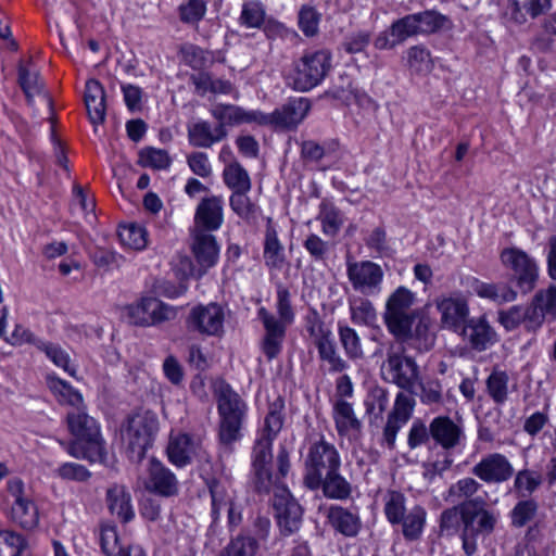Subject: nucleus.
<instances>
[{"mask_svg": "<svg viewBox=\"0 0 556 556\" xmlns=\"http://www.w3.org/2000/svg\"><path fill=\"white\" fill-rule=\"evenodd\" d=\"M417 35L415 17L408 14L394 21L388 30L381 31L374 40V46L378 50H391Z\"/></svg>", "mask_w": 556, "mask_h": 556, "instance_id": "4be33fe9", "label": "nucleus"}, {"mask_svg": "<svg viewBox=\"0 0 556 556\" xmlns=\"http://www.w3.org/2000/svg\"><path fill=\"white\" fill-rule=\"evenodd\" d=\"M346 274L353 289L363 295H377L381 292L383 269L371 261L349 262Z\"/></svg>", "mask_w": 556, "mask_h": 556, "instance_id": "6e6552de", "label": "nucleus"}, {"mask_svg": "<svg viewBox=\"0 0 556 556\" xmlns=\"http://www.w3.org/2000/svg\"><path fill=\"white\" fill-rule=\"evenodd\" d=\"M331 70L328 50H308L295 60L287 79L294 90L306 92L320 85Z\"/></svg>", "mask_w": 556, "mask_h": 556, "instance_id": "f03ea898", "label": "nucleus"}, {"mask_svg": "<svg viewBox=\"0 0 556 556\" xmlns=\"http://www.w3.org/2000/svg\"><path fill=\"white\" fill-rule=\"evenodd\" d=\"M118 238L123 245L135 250H142L147 247V231L136 224L119 227Z\"/></svg>", "mask_w": 556, "mask_h": 556, "instance_id": "052dcab7", "label": "nucleus"}, {"mask_svg": "<svg viewBox=\"0 0 556 556\" xmlns=\"http://www.w3.org/2000/svg\"><path fill=\"white\" fill-rule=\"evenodd\" d=\"M460 525H463L462 503L441 513L438 533L440 536H453L458 532Z\"/></svg>", "mask_w": 556, "mask_h": 556, "instance_id": "bf43d9fd", "label": "nucleus"}, {"mask_svg": "<svg viewBox=\"0 0 556 556\" xmlns=\"http://www.w3.org/2000/svg\"><path fill=\"white\" fill-rule=\"evenodd\" d=\"M271 444L273 441L261 438L253 448L252 465L258 492H269L279 480L278 476H273L269 467L273 459Z\"/></svg>", "mask_w": 556, "mask_h": 556, "instance_id": "f3484780", "label": "nucleus"}, {"mask_svg": "<svg viewBox=\"0 0 556 556\" xmlns=\"http://www.w3.org/2000/svg\"><path fill=\"white\" fill-rule=\"evenodd\" d=\"M219 417H245L247 405L240 395L225 381L214 386Z\"/></svg>", "mask_w": 556, "mask_h": 556, "instance_id": "a878e982", "label": "nucleus"}, {"mask_svg": "<svg viewBox=\"0 0 556 556\" xmlns=\"http://www.w3.org/2000/svg\"><path fill=\"white\" fill-rule=\"evenodd\" d=\"M207 2L205 0H185L178 8V16L181 23L198 25L205 16Z\"/></svg>", "mask_w": 556, "mask_h": 556, "instance_id": "4d7b16f0", "label": "nucleus"}, {"mask_svg": "<svg viewBox=\"0 0 556 556\" xmlns=\"http://www.w3.org/2000/svg\"><path fill=\"white\" fill-rule=\"evenodd\" d=\"M157 428V417L150 410L135 414L128 419L124 439L127 441L132 458L137 460L143 458L147 450L152 445Z\"/></svg>", "mask_w": 556, "mask_h": 556, "instance_id": "423d86ee", "label": "nucleus"}, {"mask_svg": "<svg viewBox=\"0 0 556 556\" xmlns=\"http://www.w3.org/2000/svg\"><path fill=\"white\" fill-rule=\"evenodd\" d=\"M311 109L306 98L290 99L271 113H264L261 126H270L276 129H294L303 122Z\"/></svg>", "mask_w": 556, "mask_h": 556, "instance_id": "9b49d317", "label": "nucleus"}, {"mask_svg": "<svg viewBox=\"0 0 556 556\" xmlns=\"http://www.w3.org/2000/svg\"><path fill=\"white\" fill-rule=\"evenodd\" d=\"M539 508L535 498H519L508 515L511 527L520 529L527 526L536 517Z\"/></svg>", "mask_w": 556, "mask_h": 556, "instance_id": "c03bdc74", "label": "nucleus"}, {"mask_svg": "<svg viewBox=\"0 0 556 556\" xmlns=\"http://www.w3.org/2000/svg\"><path fill=\"white\" fill-rule=\"evenodd\" d=\"M319 220L323 232L330 237H334L343 225V217L340 211L327 203H323L320 206Z\"/></svg>", "mask_w": 556, "mask_h": 556, "instance_id": "680f3d73", "label": "nucleus"}, {"mask_svg": "<svg viewBox=\"0 0 556 556\" xmlns=\"http://www.w3.org/2000/svg\"><path fill=\"white\" fill-rule=\"evenodd\" d=\"M225 313L216 303L191 308L186 326L189 331L201 336L219 337L224 332Z\"/></svg>", "mask_w": 556, "mask_h": 556, "instance_id": "1a4fd4ad", "label": "nucleus"}, {"mask_svg": "<svg viewBox=\"0 0 556 556\" xmlns=\"http://www.w3.org/2000/svg\"><path fill=\"white\" fill-rule=\"evenodd\" d=\"M482 488V484L475 478L465 477L453 483L446 493L445 501L454 502H467L475 500L473 497Z\"/></svg>", "mask_w": 556, "mask_h": 556, "instance_id": "8fccbe9b", "label": "nucleus"}, {"mask_svg": "<svg viewBox=\"0 0 556 556\" xmlns=\"http://www.w3.org/2000/svg\"><path fill=\"white\" fill-rule=\"evenodd\" d=\"M333 419L340 437L356 438L361 434L362 421L356 417L351 403L339 400L333 406Z\"/></svg>", "mask_w": 556, "mask_h": 556, "instance_id": "c85d7f7f", "label": "nucleus"}, {"mask_svg": "<svg viewBox=\"0 0 556 556\" xmlns=\"http://www.w3.org/2000/svg\"><path fill=\"white\" fill-rule=\"evenodd\" d=\"M551 7L549 0H511V18L522 24L528 16L534 18L544 14Z\"/></svg>", "mask_w": 556, "mask_h": 556, "instance_id": "ea45409f", "label": "nucleus"}, {"mask_svg": "<svg viewBox=\"0 0 556 556\" xmlns=\"http://www.w3.org/2000/svg\"><path fill=\"white\" fill-rule=\"evenodd\" d=\"M85 104L88 117L92 125L97 126L105 121V90L100 81L89 79L86 83Z\"/></svg>", "mask_w": 556, "mask_h": 556, "instance_id": "c756f323", "label": "nucleus"}, {"mask_svg": "<svg viewBox=\"0 0 556 556\" xmlns=\"http://www.w3.org/2000/svg\"><path fill=\"white\" fill-rule=\"evenodd\" d=\"M47 383L49 389L55 394L61 404L71 406V409L86 406L83 395L67 382L54 377L48 376Z\"/></svg>", "mask_w": 556, "mask_h": 556, "instance_id": "a19ab883", "label": "nucleus"}, {"mask_svg": "<svg viewBox=\"0 0 556 556\" xmlns=\"http://www.w3.org/2000/svg\"><path fill=\"white\" fill-rule=\"evenodd\" d=\"M351 320L355 325L372 326L377 321V312L374 304L366 298L355 296L349 299Z\"/></svg>", "mask_w": 556, "mask_h": 556, "instance_id": "a18cd8bd", "label": "nucleus"}, {"mask_svg": "<svg viewBox=\"0 0 556 556\" xmlns=\"http://www.w3.org/2000/svg\"><path fill=\"white\" fill-rule=\"evenodd\" d=\"M341 457L337 447L324 438L309 444L304 458V484L311 490L320 488L326 473L339 470Z\"/></svg>", "mask_w": 556, "mask_h": 556, "instance_id": "7ed1b4c3", "label": "nucleus"}, {"mask_svg": "<svg viewBox=\"0 0 556 556\" xmlns=\"http://www.w3.org/2000/svg\"><path fill=\"white\" fill-rule=\"evenodd\" d=\"M503 265L513 270L519 288L530 292L538 280V266L525 251L517 248L504 249L501 253Z\"/></svg>", "mask_w": 556, "mask_h": 556, "instance_id": "9d476101", "label": "nucleus"}, {"mask_svg": "<svg viewBox=\"0 0 556 556\" xmlns=\"http://www.w3.org/2000/svg\"><path fill=\"white\" fill-rule=\"evenodd\" d=\"M170 157L167 151L156 148H146L139 153V163L143 167L153 169H166L170 165Z\"/></svg>", "mask_w": 556, "mask_h": 556, "instance_id": "69168bd1", "label": "nucleus"}, {"mask_svg": "<svg viewBox=\"0 0 556 556\" xmlns=\"http://www.w3.org/2000/svg\"><path fill=\"white\" fill-rule=\"evenodd\" d=\"M257 316L264 326V337L261 342V349L268 361L276 358L282 350V343L286 337L287 325L278 321V318L268 312L265 307L257 311Z\"/></svg>", "mask_w": 556, "mask_h": 556, "instance_id": "a211bd4d", "label": "nucleus"}, {"mask_svg": "<svg viewBox=\"0 0 556 556\" xmlns=\"http://www.w3.org/2000/svg\"><path fill=\"white\" fill-rule=\"evenodd\" d=\"M37 96L41 98L48 109L47 122L49 124V138L53 146V151L55 155L56 163L67 169V157L64 153V148L56 135L55 125H56V115L53 110L52 98L49 92L45 89V85L37 79Z\"/></svg>", "mask_w": 556, "mask_h": 556, "instance_id": "72a5a7b5", "label": "nucleus"}, {"mask_svg": "<svg viewBox=\"0 0 556 556\" xmlns=\"http://www.w3.org/2000/svg\"><path fill=\"white\" fill-rule=\"evenodd\" d=\"M26 542L23 536L11 531H0V556H21Z\"/></svg>", "mask_w": 556, "mask_h": 556, "instance_id": "774afa93", "label": "nucleus"}, {"mask_svg": "<svg viewBox=\"0 0 556 556\" xmlns=\"http://www.w3.org/2000/svg\"><path fill=\"white\" fill-rule=\"evenodd\" d=\"M394 338L407 343L418 352L429 351L435 341V336L430 330L429 321L425 318L418 320L414 330L412 327L405 336H394Z\"/></svg>", "mask_w": 556, "mask_h": 556, "instance_id": "e433bc0d", "label": "nucleus"}, {"mask_svg": "<svg viewBox=\"0 0 556 556\" xmlns=\"http://www.w3.org/2000/svg\"><path fill=\"white\" fill-rule=\"evenodd\" d=\"M66 422L70 432L75 437L66 447L67 453L75 458H85L92 463L104 462L106 452L100 426L87 413L86 406L70 409Z\"/></svg>", "mask_w": 556, "mask_h": 556, "instance_id": "f257e3e1", "label": "nucleus"}, {"mask_svg": "<svg viewBox=\"0 0 556 556\" xmlns=\"http://www.w3.org/2000/svg\"><path fill=\"white\" fill-rule=\"evenodd\" d=\"M207 486L212 498L211 516L213 523H216L220 519L222 511L226 510L237 496L226 483L215 478L207 481Z\"/></svg>", "mask_w": 556, "mask_h": 556, "instance_id": "c9c22d12", "label": "nucleus"}, {"mask_svg": "<svg viewBox=\"0 0 556 556\" xmlns=\"http://www.w3.org/2000/svg\"><path fill=\"white\" fill-rule=\"evenodd\" d=\"M130 324L155 326L176 317V309L154 296H142L125 307Z\"/></svg>", "mask_w": 556, "mask_h": 556, "instance_id": "0eeeda50", "label": "nucleus"}, {"mask_svg": "<svg viewBox=\"0 0 556 556\" xmlns=\"http://www.w3.org/2000/svg\"><path fill=\"white\" fill-rule=\"evenodd\" d=\"M338 334L340 343L345 355L350 359H361L364 356L362 342L355 329L348 325H338Z\"/></svg>", "mask_w": 556, "mask_h": 556, "instance_id": "864d4df0", "label": "nucleus"}, {"mask_svg": "<svg viewBox=\"0 0 556 556\" xmlns=\"http://www.w3.org/2000/svg\"><path fill=\"white\" fill-rule=\"evenodd\" d=\"M485 501L477 496L462 503L463 526L476 534H491L497 523V514L485 508Z\"/></svg>", "mask_w": 556, "mask_h": 556, "instance_id": "4468645a", "label": "nucleus"}, {"mask_svg": "<svg viewBox=\"0 0 556 556\" xmlns=\"http://www.w3.org/2000/svg\"><path fill=\"white\" fill-rule=\"evenodd\" d=\"M407 63L415 73L429 72L432 68L430 51L424 46H414L407 50Z\"/></svg>", "mask_w": 556, "mask_h": 556, "instance_id": "338daca9", "label": "nucleus"}, {"mask_svg": "<svg viewBox=\"0 0 556 556\" xmlns=\"http://www.w3.org/2000/svg\"><path fill=\"white\" fill-rule=\"evenodd\" d=\"M431 439L444 450L459 444L463 429L447 416H438L430 422Z\"/></svg>", "mask_w": 556, "mask_h": 556, "instance_id": "bb28decb", "label": "nucleus"}, {"mask_svg": "<svg viewBox=\"0 0 556 556\" xmlns=\"http://www.w3.org/2000/svg\"><path fill=\"white\" fill-rule=\"evenodd\" d=\"M250 191L232 192L229 198L231 210L242 219L247 222L255 220L260 207L248 195Z\"/></svg>", "mask_w": 556, "mask_h": 556, "instance_id": "6e6d98bb", "label": "nucleus"}, {"mask_svg": "<svg viewBox=\"0 0 556 556\" xmlns=\"http://www.w3.org/2000/svg\"><path fill=\"white\" fill-rule=\"evenodd\" d=\"M257 551L258 543L254 536L238 534L229 541L220 556H255Z\"/></svg>", "mask_w": 556, "mask_h": 556, "instance_id": "5fc2aeb1", "label": "nucleus"}, {"mask_svg": "<svg viewBox=\"0 0 556 556\" xmlns=\"http://www.w3.org/2000/svg\"><path fill=\"white\" fill-rule=\"evenodd\" d=\"M201 441L188 433L172 435L167 445V455L170 463L177 467H185L201 452Z\"/></svg>", "mask_w": 556, "mask_h": 556, "instance_id": "393cba45", "label": "nucleus"}, {"mask_svg": "<svg viewBox=\"0 0 556 556\" xmlns=\"http://www.w3.org/2000/svg\"><path fill=\"white\" fill-rule=\"evenodd\" d=\"M416 294L408 288L397 287L387 299L383 321L393 336H405L417 317L414 304Z\"/></svg>", "mask_w": 556, "mask_h": 556, "instance_id": "20e7f679", "label": "nucleus"}, {"mask_svg": "<svg viewBox=\"0 0 556 556\" xmlns=\"http://www.w3.org/2000/svg\"><path fill=\"white\" fill-rule=\"evenodd\" d=\"M405 496L396 491L388 493L384 504V514L389 522L399 525L406 513Z\"/></svg>", "mask_w": 556, "mask_h": 556, "instance_id": "0e129e2a", "label": "nucleus"}, {"mask_svg": "<svg viewBox=\"0 0 556 556\" xmlns=\"http://www.w3.org/2000/svg\"><path fill=\"white\" fill-rule=\"evenodd\" d=\"M264 261L266 266L274 269H281L286 262L283 245L273 227H267L265 232Z\"/></svg>", "mask_w": 556, "mask_h": 556, "instance_id": "79ce46f5", "label": "nucleus"}, {"mask_svg": "<svg viewBox=\"0 0 556 556\" xmlns=\"http://www.w3.org/2000/svg\"><path fill=\"white\" fill-rule=\"evenodd\" d=\"M245 417H219L218 437L224 448L230 452L231 445L242 437L241 428Z\"/></svg>", "mask_w": 556, "mask_h": 556, "instance_id": "603ef678", "label": "nucleus"}, {"mask_svg": "<svg viewBox=\"0 0 556 556\" xmlns=\"http://www.w3.org/2000/svg\"><path fill=\"white\" fill-rule=\"evenodd\" d=\"M23 482L20 479H13L8 482V490L14 497L11 507L12 518L25 529H33L35 526L34 515L28 513L29 501L23 497Z\"/></svg>", "mask_w": 556, "mask_h": 556, "instance_id": "f704fd0d", "label": "nucleus"}, {"mask_svg": "<svg viewBox=\"0 0 556 556\" xmlns=\"http://www.w3.org/2000/svg\"><path fill=\"white\" fill-rule=\"evenodd\" d=\"M212 116L226 128L227 125L235 126L240 124L261 125L263 112L260 110H245L233 104L218 103L210 110Z\"/></svg>", "mask_w": 556, "mask_h": 556, "instance_id": "b1692460", "label": "nucleus"}, {"mask_svg": "<svg viewBox=\"0 0 556 556\" xmlns=\"http://www.w3.org/2000/svg\"><path fill=\"white\" fill-rule=\"evenodd\" d=\"M192 252L198 263L210 268L214 266L218 258L219 248L213 235L201 230H193Z\"/></svg>", "mask_w": 556, "mask_h": 556, "instance_id": "7c9ffc66", "label": "nucleus"}, {"mask_svg": "<svg viewBox=\"0 0 556 556\" xmlns=\"http://www.w3.org/2000/svg\"><path fill=\"white\" fill-rule=\"evenodd\" d=\"M416 405L415 399L405 392H399L395 396L392 409L387 416V422L382 431V442L394 448L399 431L409 421Z\"/></svg>", "mask_w": 556, "mask_h": 556, "instance_id": "f8f14e48", "label": "nucleus"}, {"mask_svg": "<svg viewBox=\"0 0 556 556\" xmlns=\"http://www.w3.org/2000/svg\"><path fill=\"white\" fill-rule=\"evenodd\" d=\"M488 395L497 405H503L508 400L509 377L506 371L494 369L485 381Z\"/></svg>", "mask_w": 556, "mask_h": 556, "instance_id": "49530a36", "label": "nucleus"}, {"mask_svg": "<svg viewBox=\"0 0 556 556\" xmlns=\"http://www.w3.org/2000/svg\"><path fill=\"white\" fill-rule=\"evenodd\" d=\"M427 520V511L420 505L412 507L399 525L406 541H417L421 538Z\"/></svg>", "mask_w": 556, "mask_h": 556, "instance_id": "58836bf2", "label": "nucleus"}, {"mask_svg": "<svg viewBox=\"0 0 556 556\" xmlns=\"http://www.w3.org/2000/svg\"><path fill=\"white\" fill-rule=\"evenodd\" d=\"M476 351H485L497 341V334L484 316L471 317L457 332Z\"/></svg>", "mask_w": 556, "mask_h": 556, "instance_id": "6ab92c4d", "label": "nucleus"}, {"mask_svg": "<svg viewBox=\"0 0 556 556\" xmlns=\"http://www.w3.org/2000/svg\"><path fill=\"white\" fill-rule=\"evenodd\" d=\"M225 185L232 192L250 191L252 182L247 169L237 161L227 164L223 170Z\"/></svg>", "mask_w": 556, "mask_h": 556, "instance_id": "37998d69", "label": "nucleus"}, {"mask_svg": "<svg viewBox=\"0 0 556 556\" xmlns=\"http://www.w3.org/2000/svg\"><path fill=\"white\" fill-rule=\"evenodd\" d=\"M144 488L163 497L175 496L179 490L176 476L154 458L150 460Z\"/></svg>", "mask_w": 556, "mask_h": 556, "instance_id": "412c9836", "label": "nucleus"}, {"mask_svg": "<svg viewBox=\"0 0 556 556\" xmlns=\"http://www.w3.org/2000/svg\"><path fill=\"white\" fill-rule=\"evenodd\" d=\"M106 503L112 515L126 523L134 519L131 495L123 485H113L106 491Z\"/></svg>", "mask_w": 556, "mask_h": 556, "instance_id": "473e14b6", "label": "nucleus"}, {"mask_svg": "<svg viewBox=\"0 0 556 556\" xmlns=\"http://www.w3.org/2000/svg\"><path fill=\"white\" fill-rule=\"evenodd\" d=\"M317 351L320 361L327 364L329 372H342L349 367L339 354L333 338L317 346Z\"/></svg>", "mask_w": 556, "mask_h": 556, "instance_id": "13d9d810", "label": "nucleus"}, {"mask_svg": "<svg viewBox=\"0 0 556 556\" xmlns=\"http://www.w3.org/2000/svg\"><path fill=\"white\" fill-rule=\"evenodd\" d=\"M327 518L331 527L344 536L357 535L362 526L357 513L339 505L329 507Z\"/></svg>", "mask_w": 556, "mask_h": 556, "instance_id": "2f4dec72", "label": "nucleus"}, {"mask_svg": "<svg viewBox=\"0 0 556 556\" xmlns=\"http://www.w3.org/2000/svg\"><path fill=\"white\" fill-rule=\"evenodd\" d=\"M412 15L415 17L418 35L437 33L444 28L448 23V18L437 11L427 10Z\"/></svg>", "mask_w": 556, "mask_h": 556, "instance_id": "3c124183", "label": "nucleus"}, {"mask_svg": "<svg viewBox=\"0 0 556 556\" xmlns=\"http://www.w3.org/2000/svg\"><path fill=\"white\" fill-rule=\"evenodd\" d=\"M435 307L440 313L443 328L458 332L469 315L467 300L460 293L441 295L435 300Z\"/></svg>", "mask_w": 556, "mask_h": 556, "instance_id": "2eb2a0df", "label": "nucleus"}, {"mask_svg": "<svg viewBox=\"0 0 556 556\" xmlns=\"http://www.w3.org/2000/svg\"><path fill=\"white\" fill-rule=\"evenodd\" d=\"M337 147L336 141L321 146L314 140H306L301 144V156L306 162L317 163L326 155L336 152Z\"/></svg>", "mask_w": 556, "mask_h": 556, "instance_id": "e2e57ef3", "label": "nucleus"}, {"mask_svg": "<svg viewBox=\"0 0 556 556\" xmlns=\"http://www.w3.org/2000/svg\"><path fill=\"white\" fill-rule=\"evenodd\" d=\"M545 320H556V286L535 293L528 306L527 330L536 331Z\"/></svg>", "mask_w": 556, "mask_h": 556, "instance_id": "dca6fc26", "label": "nucleus"}, {"mask_svg": "<svg viewBox=\"0 0 556 556\" xmlns=\"http://www.w3.org/2000/svg\"><path fill=\"white\" fill-rule=\"evenodd\" d=\"M274 508L283 535H291L299 531L302 523V507L286 490L275 497Z\"/></svg>", "mask_w": 556, "mask_h": 556, "instance_id": "aec40b11", "label": "nucleus"}, {"mask_svg": "<svg viewBox=\"0 0 556 556\" xmlns=\"http://www.w3.org/2000/svg\"><path fill=\"white\" fill-rule=\"evenodd\" d=\"M381 374L386 381L412 392L419 380V368L416 361L405 355L402 345L391 343L386 361L381 365Z\"/></svg>", "mask_w": 556, "mask_h": 556, "instance_id": "39448f33", "label": "nucleus"}, {"mask_svg": "<svg viewBox=\"0 0 556 556\" xmlns=\"http://www.w3.org/2000/svg\"><path fill=\"white\" fill-rule=\"evenodd\" d=\"M320 488L326 497L333 500H345L352 492L351 483L339 473V470L326 473Z\"/></svg>", "mask_w": 556, "mask_h": 556, "instance_id": "09e8293b", "label": "nucleus"}, {"mask_svg": "<svg viewBox=\"0 0 556 556\" xmlns=\"http://www.w3.org/2000/svg\"><path fill=\"white\" fill-rule=\"evenodd\" d=\"M514 481L511 492L518 498H532L531 495L535 493L543 483V476L532 469H521L517 472L514 471Z\"/></svg>", "mask_w": 556, "mask_h": 556, "instance_id": "4c0bfd02", "label": "nucleus"}, {"mask_svg": "<svg viewBox=\"0 0 556 556\" xmlns=\"http://www.w3.org/2000/svg\"><path fill=\"white\" fill-rule=\"evenodd\" d=\"M228 131L222 125L212 126L207 121H197L188 126V139L195 148H211L223 141Z\"/></svg>", "mask_w": 556, "mask_h": 556, "instance_id": "cd10ccee", "label": "nucleus"}, {"mask_svg": "<svg viewBox=\"0 0 556 556\" xmlns=\"http://www.w3.org/2000/svg\"><path fill=\"white\" fill-rule=\"evenodd\" d=\"M471 473L484 483L502 484L514 476V466L502 453L484 455L472 468Z\"/></svg>", "mask_w": 556, "mask_h": 556, "instance_id": "ddd939ff", "label": "nucleus"}, {"mask_svg": "<svg viewBox=\"0 0 556 556\" xmlns=\"http://www.w3.org/2000/svg\"><path fill=\"white\" fill-rule=\"evenodd\" d=\"M224 222L223 200L220 197L204 198L198 204L194 214V229L204 232L218 230Z\"/></svg>", "mask_w": 556, "mask_h": 556, "instance_id": "5701e85b", "label": "nucleus"}, {"mask_svg": "<svg viewBox=\"0 0 556 556\" xmlns=\"http://www.w3.org/2000/svg\"><path fill=\"white\" fill-rule=\"evenodd\" d=\"M266 9L258 0H250L242 4L238 18L240 26L248 29H260L265 24Z\"/></svg>", "mask_w": 556, "mask_h": 556, "instance_id": "de8ad7c7", "label": "nucleus"}]
</instances>
